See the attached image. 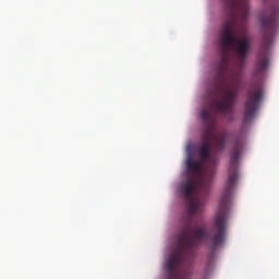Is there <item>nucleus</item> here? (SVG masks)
I'll return each mask as SVG.
<instances>
[{"label": "nucleus", "mask_w": 279, "mask_h": 279, "mask_svg": "<svg viewBox=\"0 0 279 279\" xmlns=\"http://www.w3.org/2000/svg\"><path fill=\"white\" fill-rule=\"evenodd\" d=\"M201 118L204 125L201 136L203 144L198 148L201 161H195L193 157H187L186 159L187 171L194 174L202 173L203 162H213V154L210 153V147H213L211 141H214V147L218 151H223L226 149V140L228 138V133L215 134L217 132V118L213 117L210 111L203 109Z\"/></svg>", "instance_id": "4"}, {"label": "nucleus", "mask_w": 279, "mask_h": 279, "mask_svg": "<svg viewBox=\"0 0 279 279\" xmlns=\"http://www.w3.org/2000/svg\"><path fill=\"white\" fill-rule=\"evenodd\" d=\"M180 191L187 204V215L181 220L178 247L166 264L169 279H180L178 271H180L181 265L193 260L195 250L208 239L206 226H193V217L204 213V205L210 193V187H180Z\"/></svg>", "instance_id": "1"}, {"label": "nucleus", "mask_w": 279, "mask_h": 279, "mask_svg": "<svg viewBox=\"0 0 279 279\" xmlns=\"http://www.w3.org/2000/svg\"><path fill=\"white\" fill-rule=\"evenodd\" d=\"M229 12L227 20L222 23L219 37L220 64H228L230 58V48L233 49L239 64H244L250 51H252V41L248 38H236L234 27L239 21L245 23L250 15V3L247 0H223Z\"/></svg>", "instance_id": "2"}, {"label": "nucleus", "mask_w": 279, "mask_h": 279, "mask_svg": "<svg viewBox=\"0 0 279 279\" xmlns=\"http://www.w3.org/2000/svg\"><path fill=\"white\" fill-rule=\"evenodd\" d=\"M221 93L222 99L214 100L213 106L220 112V114L227 117V114H232L234 112V104H236V97H239V89L236 86H233L231 89L223 87Z\"/></svg>", "instance_id": "7"}, {"label": "nucleus", "mask_w": 279, "mask_h": 279, "mask_svg": "<svg viewBox=\"0 0 279 279\" xmlns=\"http://www.w3.org/2000/svg\"><path fill=\"white\" fill-rule=\"evenodd\" d=\"M243 154V142L241 140H235L234 146L230 151L229 161V175L225 184V190L218 205V211L214 221L215 233L210 238V253L208 254L209 263L215 260V254L217 250L223 247L226 243V238L228 236V215L230 213V199L232 197V192L239 182V162L241 160V155Z\"/></svg>", "instance_id": "3"}, {"label": "nucleus", "mask_w": 279, "mask_h": 279, "mask_svg": "<svg viewBox=\"0 0 279 279\" xmlns=\"http://www.w3.org/2000/svg\"><path fill=\"white\" fill-rule=\"evenodd\" d=\"M262 48L255 62V75L265 73L269 66V49L274 44V36L278 29V11L271 10L268 15L260 17Z\"/></svg>", "instance_id": "5"}, {"label": "nucleus", "mask_w": 279, "mask_h": 279, "mask_svg": "<svg viewBox=\"0 0 279 279\" xmlns=\"http://www.w3.org/2000/svg\"><path fill=\"white\" fill-rule=\"evenodd\" d=\"M221 88V84L215 83L214 88L210 92V95H219V89Z\"/></svg>", "instance_id": "8"}, {"label": "nucleus", "mask_w": 279, "mask_h": 279, "mask_svg": "<svg viewBox=\"0 0 279 279\" xmlns=\"http://www.w3.org/2000/svg\"><path fill=\"white\" fill-rule=\"evenodd\" d=\"M263 95H265L263 83H253L247 89L246 101L244 104V125L254 121V117H256L260 101H263Z\"/></svg>", "instance_id": "6"}]
</instances>
